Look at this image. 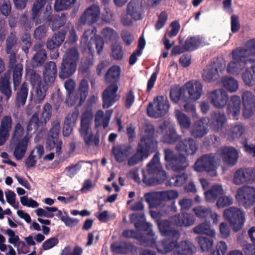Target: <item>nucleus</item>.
I'll list each match as a JSON object with an SVG mask.
<instances>
[{
	"mask_svg": "<svg viewBox=\"0 0 255 255\" xmlns=\"http://www.w3.org/2000/svg\"><path fill=\"white\" fill-rule=\"evenodd\" d=\"M131 223L134 225L136 232L128 230V238L137 240L139 245L155 247L160 254L173 252L174 255H192L196 252V247L190 242L187 241L178 242L180 237V232L172 229L171 217L170 221L164 220L158 221L159 232L165 238L156 243L155 234L152 230V225L146 222L143 212L133 213L130 216Z\"/></svg>",
	"mask_w": 255,
	"mask_h": 255,
	"instance_id": "f257e3e1",
	"label": "nucleus"
},
{
	"mask_svg": "<svg viewBox=\"0 0 255 255\" xmlns=\"http://www.w3.org/2000/svg\"><path fill=\"white\" fill-rule=\"evenodd\" d=\"M145 133L141 139V143L137 145L136 152L128 158V166L135 165L144 158H146L150 152H153L156 150L158 142L154 137V127L151 124L146 125Z\"/></svg>",
	"mask_w": 255,
	"mask_h": 255,
	"instance_id": "f03ea898",
	"label": "nucleus"
},
{
	"mask_svg": "<svg viewBox=\"0 0 255 255\" xmlns=\"http://www.w3.org/2000/svg\"><path fill=\"white\" fill-rule=\"evenodd\" d=\"M232 55L234 61L228 63L227 72L238 75L248 66L250 56L255 55V39L248 40L245 47H238L233 50Z\"/></svg>",
	"mask_w": 255,
	"mask_h": 255,
	"instance_id": "7ed1b4c3",
	"label": "nucleus"
},
{
	"mask_svg": "<svg viewBox=\"0 0 255 255\" xmlns=\"http://www.w3.org/2000/svg\"><path fill=\"white\" fill-rule=\"evenodd\" d=\"M142 181L146 185L158 184L167 178L165 171L160 163V154L156 152L146 165V171L142 170Z\"/></svg>",
	"mask_w": 255,
	"mask_h": 255,
	"instance_id": "20e7f679",
	"label": "nucleus"
},
{
	"mask_svg": "<svg viewBox=\"0 0 255 255\" xmlns=\"http://www.w3.org/2000/svg\"><path fill=\"white\" fill-rule=\"evenodd\" d=\"M97 29H87L84 32L81 40V45L84 49H88L91 54L95 52L94 46L97 53L100 54L103 50L104 42L102 37L96 35Z\"/></svg>",
	"mask_w": 255,
	"mask_h": 255,
	"instance_id": "39448f33",
	"label": "nucleus"
},
{
	"mask_svg": "<svg viewBox=\"0 0 255 255\" xmlns=\"http://www.w3.org/2000/svg\"><path fill=\"white\" fill-rule=\"evenodd\" d=\"M169 108L170 104L167 99L163 96H159L148 104L146 113L150 117L159 118L165 115Z\"/></svg>",
	"mask_w": 255,
	"mask_h": 255,
	"instance_id": "423d86ee",
	"label": "nucleus"
},
{
	"mask_svg": "<svg viewBox=\"0 0 255 255\" xmlns=\"http://www.w3.org/2000/svg\"><path fill=\"white\" fill-rule=\"evenodd\" d=\"M60 124L58 120L52 123V127L49 129L46 140V149L51 150L55 148V154L59 155L62 152V141L59 139V134L60 130Z\"/></svg>",
	"mask_w": 255,
	"mask_h": 255,
	"instance_id": "0eeeda50",
	"label": "nucleus"
},
{
	"mask_svg": "<svg viewBox=\"0 0 255 255\" xmlns=\"http://www.w3.org/2000/svg\"><path fill=\"white\" fill-rule=\"evenodd\" d=\"M93 114L90 111H86L82 115L79 133L83 138L84 141L87 146L92 144L93 139V133L92 131L91 124L93 119Z\"/></svg>",
	"mask_w": 255,
	"mask_h": 255,
	"instance_id": "6e6552de",
	"label": "nucleus"
},
{
	"mask_svg": "<svg viewBox=\"0 0 255 255\" xmlns=\"http://www.w3.org/2000/svg\"><path fill=\"white\" fill-rule=\"evenodd\" d=\"M223 215L224 218L229 221L235 232L239 231L245 222L243 212L236 207H231L226 209Z\"/></svg>",
	"mask_w": 255,
	"mask_h": 255,
	"instance_id": "1a4fd4ad",
	"label": "nucleus"
},
{
	"mask_svg": "<svg viewBox=\"0 0 255 255\" xmlns=\"http://www.w3.org/2000/svg\"><path fill=\"white\" fill-rule=\"evenodd\" d=\"M100 16V8L99 6L92 5L88 7L80 16L77 23L78 30H82L84 25L90 26L96 22Z\"/></svg>",
	"mask_w": 255,
	"mask_h": 255,
	"instance_id": "9d476101",
	"label": "nucleus"
},
{
	"mask_svg": "<svg viewBox=\"0 0 255 255\" xmlns=\"http://www.w3.org/2000/svg\"><path fill=\"white\" fill-rule=\"evenodd\" d=\"M218 163V157L216 152L202 155L195 164V169L199 172H210L215 171L216 165Z\"/></svg>",
	"mask_w": 255,
	"mask_h": 255,
	"instance_id": "9b49d317",
	"label": "nucleus"
},
{
	"mask_svg": "<svg viewBox=\"0 0 255 255\" xmlns=\"http://www.w3.org/2000/svg\"><path fill=\"white\" fill-rule=\"evenodd\" d=\"M225 63L223 60L217 58L206 66L203 71L202 77L206 82H212L219 77V72L225 70Z\"/></svg>",
	"mask_w": 255,
	"mask_h": 255,
	"instance_id": "f8f14e48",
	"label": "nucleus"
},
{
	"mask_svg": "<svg viewBox=\"0 0 255 255\" xmlns=\"http://www.w3.org/2000/svg\"><path fill=\"white\" fill-rule=\"evenodd\" d=\"M236 200L242 206L248 208L255 204V188L253 186H244L236 193Z\"/></svg>",
	"mask_w": 255,
	"mask_h": 255,
	"instance_id": "ddd939ff",
	"label": "nucleus"
},
{
	"mask_svg": "<svg viewBox=\"0 0 255 255\" xmlns=\"http://www.w3.org/2000/svg\"><path fill=\"white\" fill-rule=\"evenodd\" d=\"M218 157V161L222 159L223 163L228 165L233 166L235 165L238 158L237 149L233 146H224L220 147L216 151Z\"/></svg>",
	"mask_w": 255,
	"mask_h": 255,
	"instance_id": "4468645a",
	"label": "nucleus"
},
{
	"mask_svg": "<svg viewBox=\"0 0 255 255\" xmlns=\"http://www.w3.org/2000/svg\"><path fill=\"white\" fill-rule=\"evenodd\" d=\"M176 150L185 155H192L199 150V145L192 137H188L181 140L176 144Z\"/></svg>",
	"mask_w": 255,
	"mask_h": 255,
	"instance_id": "2eb2a0df",
	"label": "nucleus"
},
{
	"mask_svg": "<svg viewBox=\"0 0 255 255\" xmlns=\"http://www.w3.org/2000/svg\"><path fill=\"white\" fill-rule=\"evenodd\" d=\"M242 98L244 106L243 116L245 118L248 119L255 111V96L252 92L246 91L243 92Z\"/></svg>",
	"mask_w": 255,
	"mask_h": 255,
	"instance_id": "dca6fc26",
	"label": "nucleus"
},
{
	"mask_svg": "<svg viewBox=\"0 0 255 255\" xmlns=\"http://www.w3.org/2000/svg\"><path fill=\"white\" fill-rule=\"evenodd\" d=\"M13 120L10 115H4L0 120V146L4 144L10 135L13 127Z\"/></svg>",
	"mask_w": 255,
	"mask_h": 255,
	"instance_id": "f3484780",
	"label": "nucleus"
},
{
	"mask_svg": "<svg viewBox=\"0 0 255 255\" xmlns=\"http://www.w3.org/2000/svg\"><path fill=\"white\" fill-rule=\"evenodd\" d=\"M159 129L163 134L162 141L164 143L173 144L180 137L172 125L164 122L159 126Z\"/></svg>",
	"mask_w": 255,
	"mask_h": 255,
	"instance_id": "a211bd4d",
	"label": "nucleus"
},
{
	"mask_svg": "<svg viewBox=\"0 0 255 255\" xmlns=\"http://www.w3.org/2000/svg\"><path fill=\"white\" fill-rule=\"evenodd\" d=\"M118 87L115 84H112L106 88L103 92V107L108 109L113 105L119 99V96L117 94Z\"/></svg>",
	"mask_w": 255,
	"mask_h": 255,
	"instance_id": "6ab92c4d",
	"label": "nucleus"
},
{
	"mask_svg": "<svg viewBox=\"0 0 255 255\" xmlns=\"http://www.w3.org/2000/svg\"><path fill=\"white\" fill-rule=\"evenodd\" d=\"M209 99L216 108H223L229 100L227 93L223 89L215 90L209 94Z\"/></svg>",
	"mask_w": 255,
	"mask_h": 255,
	"instance_id": "aec40b11",
	"label": "nucleus"
},
{
	"mask_svg": "<svg viewBox=\"0 0 255 255\" xmlns=\"http://www.w3.org/2000/svg\"><path fill=\"white\" fill-rule=\"evenodd\" d=\"M28 141V137L25 136L20 141H14L13 144L12 141H10L9 148L11 151L13 150V154L16 159L20 160L24 156Z\"/></svg>",
	"mask_w": 255,
	"mask_h": 255,
	"instance_id": "412c9836",
	"label": "nucleus"
},
{
	"mask_svg": "<svg viewBox=\"0 0 255 255\" xmlns=\"http://www.w3.org/2000/svg\"><path fill=\"white\" fill-rule=\"evenodd\" d=\"M250 56L248 64L250 67L247 66L245 71L242 74V79L246 85L249 87L255 85V59Z\"/></svg>",
	"mask_w": 255,
	"mask_h": 255,
	"instance_id": "4be33fe9",
	"label": "nucleus"
},
{
	"mask_svg": "<svg viewBox=\"0 0 255 255\" xmlns=\"http://www.w3.org/2000/svg\"><path fill=\"white\" fill-rule=\"evenodd\" d=\"M57 75V67L55 62L50 61L44 66L43 70V78L44 83L52 85Z\"/></svg>",
	"mask_w": 255,
	"mask_h": 255,
	"instance_id": "5701e85b",
	"label": "nucleus"
},
{
	"mask_svg": "<svg viewBox=\"0 0 255 255\" xmlns=\"http://www.w3.org/2000/svg\"><path fill=\"white\" fill-rule=\"evenodd\" d=\"M195 220L192 213H181L171 217V221L176 227H189L194 224Z\"/></svg>",
	"mask_w": 255,
	"mask_h": 255,
	"instance_id": "b1692460",
	"label": "nucleus"
},
{
	"mask_svg": "<svg viewBox=\"0 0 255 255\" xmlns=\"http://www.w3.org/2000/svg\"><path fill=\"white\" fill-rule=\"evenodd\" d=\"M205 45V38L196 35L187 37L184 42L183 48L186 51H192Z\"/></svg>",
	"mask_w": 255,
	"mask_h": 255,
	"instance_id": "393cba45",
	"label": "nucleus"
},
{
	"mask_svg": "<svg viewBox=\"0 0 255 255\" xmlns=\"http://www.w3.org/2000/svg\"><path fill=\"white\" fill-rule=\"evenodd\" d=\"M113 114L112 110H108L105 113L102 110H99L95 115L94 124L95 129L102 126L103 128L105 129L108 127L109 122L111 120Z\"/></svg>",
	"mask_w": 255,
	"mask_h": 255,
	"instance_id": "a878e982",
	"label": "nucleus"
},
{
	"mask_svg": "<svg viewBox=\"0 0 255 255\" xmlns=\"http://www.w3.org/2000/svg\"><path fill=\"white\" fill-rule=\"evenodd\" d=\"M185 88V92L187 91L189 98L194 101L198 100L203 92V86L199 81L192 83L191 82H187L184 85Z\"/></svg>",
	"mask_w": 255,
	"mask_h": 255,
	"instance_id": "bb28decb",
	"label": "nucleus"
},
{
	"mask_svg": "<svg viewBox=\"0 0 255 255\" xmlns=\"http://www.w3.org/2000/svg\"><path fill=\"white\" fill-rule=\"evenodd\" d=\"M207 122L206 118H202L197 121L193 125L190 133L195 138H201L208 132L209 129L205 126Z\"/></svg>",
	"mask_w": 255,
	"mask_h": 255,
	"instance_id": "cd10ccee",
	"label": "nucleus"
},
{
	"mask_svg": "<svg viewBox=\"0 0 255 255\" xmlns=\"http://www.w3.org/2000/svg\"><path fill=\"white\" fill-rule=\"evenodd\" d=\"M226 121V116L224 113L221 112H212L208 119V122L210 124L213 129L217 131L223 128Z\"/></svg>",
	"mask_w": 255,
	"mask_h": 255,
	"instance_id": "c85d7f7f",
	"label": "nucleus"
},
{
	"mask_svg": "<svg viewBox=\"0 0 255 255\" xmlns=\"http://www.w3.org/2000/svg\"><path fill=\"white\" fill-rule=\"evenodd\" d=\"M143 12L141 0H131L128 3V14L135 20L142 18Z\"/></svg>",
	"mask_w": 255,
	"mask_h": 255,
	"instance_id": "c756f323",
	"label": "nucleus"
},
{
	"mask_svg": "<svg viewBox=\"0 0 255 255\" xmlns=\"http://www.w3.org/2000/svg\"><path fill=\"white\" fill-rule=\"evenodd\" d=\"M67 59H63L60 70L59 71V77L61 79H65L73 75L76 69L77 64L74 62L67 61Z\"/></svg>",
	"mask_w": 255,
	"mask_h": 255,
	"instance_id": "7c9ffc66",
	"label": "nucleus"
},
{
	"mask_svg": "<svg viewBox=\"0 0 255 255\" xmlns=\"http://www.w3.org/2000/svg\"><path fill=\"white\" fill-rule=\"evenodd\" d=\"M228 114L231 115L233 118L238 119V116L240 114L241 100L237 96H234L229 101L227 105Z\"/></svg>",
	"mask_w": 255,
	"mask_h": 255,
	"instance_id": "2f4dec72",
	"label": "nucleus"
},
{
	"mask_svg": "<svg viewBox=\"0 0 255 255\" xmlns=\"http://www.w3.org/2000/svg\"><path fill=\"white\" fill-rule=\"evenodd\" d=\"M144 197L150 208L158 209L163 202L161 192L146 193Z\"/></svg>",
	"mask_w": 255,
	"mask_h": 255,
	"instance_id": "473e14b6",
	"label": "nucleus"
},
{
	"mask_svg": "<svg viewBox=\"0 0 255 255\" xmlns=\"http://www.w3.org/2000/svg\"><path fill=\"white\" fill-rule=\"evenodd\" d=\"M112 153L117 162H123L128 157V145L126 144L115 145L112 147Z\"/></svg>",
	"mask_w": 255,
	"mask_h": 255,
	"instance_id": "72a5a7b5",
	"label": "nucleus"
},
{
	"mask_svg": "<svg viewBox=\"0 0 255 255\" xmlns=\"http://www.w3.org/2000/svg\"><path fill=\"white\" fill-rule=\"evenodd\" d=\"M245 127L241 124L232 125L227 130L228 139L233 140L241 137L245 132Z\"/></svg>",
	"mask_w": 255,
	"mask_h": 255,
	"instance_id": "f704fd0d",
	"label": "nucleus"
},
{
	"mask_svg": "<svg viewBox=\"0 0 255 255\" xmlns=\"http://www.w3.org/2000/svg\"><path fill=\"white\" fill-rule=\"evenodd\" d=\"M186 89L184 87H180L178 85L171 86L170 91V97L171 101L174 103H178L180 100L184 101L186 97L185 96Z\"/></svg>",
	"mask_w": 255,
	"mask_h": 255,
	"instance_id": "c9c22d12",
	"label": "nucleus"
},
{
	"mask_svg": "<svg viewBox=\"0 0 255 255\" xmlns=\"http://www.w3.org/2000/svg\"><path fill=\"white\" fill-rule=\"evenodd\" d=\"M250 170L249 168H240L235 173L234 183L239 185L251 181V176L250 175Z\"/></svg>",
	"mask_w": 255,
	"mask_h": 255,
	"instance_id": "e433bc0d",
	"label": "nucleus"
},
{
	"mask_svg": "<svg viewBox=\"0 0 255 255\" xmlns=\"http://www.w3.org/2000/svg\"><path fill=\"white\" fill-rule=\"evenodd\" d=\"M10 77V72H6L4 74L3 76L1 77L0 81V91L1 93L5 96L6 100L9 99L12 93L9 82Z\"/></svg>",
	"mask_w": 255,
	"mask_h": 255,
	"instance_id": "4c0bfd02",
	"label": "nucleus"
},
{
	"mask_svg": "<svg viewBox=\"0 0 255 255\" xmlns=\"http://www.w3.org/2000/svg\"><path fill=\"white\" fill-rule=\"evenodd\" d=\"M223 189L222 185L216 184L213 185L210 190L205 193L206 199L210 202H214L223 194Z\"/></svg>",
	"mask_w": 255,
	"mask_h": 255,
	"instance_id": "58836bf2",
	"label": "nucleus"
},
{
	"mask_svg": "<svg viewBox=\"0 0 255 255\" xmlns=\"http://www.w3.org/2000/svg\"><path fill=\"white\" fill-rule=\"evenodd\" d=\"M193 231L194 233L197 234H206L210 236H214L215 235V231L211 229L210 222L207 221L199 224L193 228Z\"/></svg>",
	"mask_w": 255,
	"mask_h": 255,
	"instance_id": "ea45409f",
	"label": "nucleus"
},
{
	"mask_svg": "<svg viewBox=\"0 0 255 255\" xmlns=\"http://www.w3.org/2000/svg\"><path fill=\"white\" fill-rule=\"evenodd\" d=\"M214 236H199L196 238V241L202 252L209 251L213 245Z\"/></svg>",
	"mask_w": 255,
	"mask_h": 255,
	"instance_id": "a19ab883",
	"label": "nucleus"
},
{
	"mask_svg": "<svg viewBox=\"0 0 255 255\" xmlns=\"http://www.w3.org/2000/svg\"><path fill=\"white\" fill-rule=\"evenodd\" d=\"M188 165L187 158L182 153L179 154L176 156L171 164L172 169L176 171L183 170Z\"/></svg>",
	"mask_w": 255,
	"mask_h": 255,
	"instance_id": "79ce46f5",
	"label": "nucleus"
},
{
	"mask_svg": "<svg viewBox=\"0 0 255 255\" xmlns=\"http://www.w3.org/2000/svg\"><path fill=\"white\" fill-rule=\"evenodd\" d=\"M28 83L23 82L16 94V100L18 106H23L26 101L28 93Z\"/></svg>",
	"mask_w": 255,
	"mask_h": 255,
	"instance_id": "37998d69",
	"label": "nucleus"
},
{
	"mask_svg": "<svg viewBox=\"0 0 255 255\" xmlns=\"http://www.w3.org/2000/svg\"><path fill=\"white\" fill-rule=\"evenodd\" d=\"M52 85H48L47 83L39 84L35 88V100L36 103H39L43 101L45 97L46 93L48 88Z\"/></svg>",
	"mask_w": 255,
	"mask_h": 255,
	"instance_id": "c03bdc74",
	"label": "nucleus"
},
{
	"mask_svg": "<svg viewBox=\"0 0 255 255\" xmlns=\"http://www.w3.org/2000/svg\"><path fill=\"white\" fill-rule=\"evenodd\" d=\"M121 71V68L119 66L114 65L111 67L105 75L106 81L109 83L117 82L120 79Z\"/></svg>",
	"mask_w": 255,
	"mask_h": 255,
	"instance_id": "a18cd8bd",
	"label": "nucleus"
},
{
	"mask_svg": "<svg viewBox=\"0 0 255 255\" xmlns=\"http://www.w3.org/2000/svg\"><path fill=\"white\" fill-rule=\"evenodd\" d=\"M34 110L33 112H35V113L32 115L29 120V124L27 126V130L34 131L37 130L40 124V118L37 112L40 109V106L39 105H35L34 107Z\"/></svg>",
	"mask_w": 255,
	"mask_h": 255,
	"instance_id": "49530a36",
	"label": "nucleus"
},
{
	"mask_svg": "<svg viewBox=\"0 0 255 255\" xmlns=\"http://www.w3.org/2000/svg\"><path fill=\"white\" fill-rule=\"evenodd\" d=\"M45 4L44 0H36L33 3L31 8V18L35 20V25L40 23V21L37 18L41 14V10Z\"/></svg>",
	"mask_w": 255,
	"mask_h": 255,
	"instance_id": "de8ad7c7",
	"label": "nucleus"
},
{
	"mask_svg": "<svg viewBox=\"0 0 255 255\" xmlns=\"http://www.w3.org/2000/svg\"><path fill=\"white\" fill-rule=\"evenodd\" d=\"M222 83L225 89L231 92H234L238 89V83L237 80L227 76L222 78Z\"/></svg>",
	"mask_w": 255,
	"mask_h": 255,
	"instance_id": "09e8293b",
	"label": "nucleus"
},
{
	"mask_svg": "<svg viewBox=\"0 0 255 255\" xmlns=\"http://www.w3.org/2000/svg\"><path fill=\"white\" fill-rule=\"evenodd\" d=\"M77 0H55L54 8L56 11L68 10L75 3Z\"/></svg>",
	"mask_w": 255,
	"mask_h": 255,
	"instance_id": "8fccbe9b",
	"label": "nucleus"
},
{
	"mask_svg": "<svg viewBox=\"0 0 255 255\" xmlns=\"http://www.w3.org/2000/svg\"><path fill=\"white\" fill-rule=\"evenodd\" d=\"M52 107L49 103L44 105L40 117V124L44 126L50 120L52 115Z\"/></svg>",
	"mask_w": 255,
	"mask_h": 255,
	"instance_id": "3c124183",
	"label": "nucleus"
},
{
	"mask_svg": "<svg viewBox=\"0 0 255 255\" xmlns=\"http://www.w3.org/2000/svg\"><path fill=\"white\" fill-rule=\"evenodd\" d=\"M187 179V174L183 172L182 174H178L171 178L166 183V184L170 186H180L185 183Z\"/></svg>",
	"mask_w": 255,
	"mask_h": 255,
	"instance_id": "603ef678",
	"label": "nucleus"
},
{
	"mask_svg": "<svg viewBox=\"0 0 255 255\" xmlns=\"http://www.w3.org/2000/svg\"><path fill=\"white\" fill-rule=\"evenodd\" d=\"M65 39V35L62 33H59L53 36L51 39L47 42V47L49 49H53L60 46Z\"/></svg>",
	"mask_w": 255,
	"mask_h": 255,
	"instance_id": "864d4df0",
	"label": "nucleus"
},
{
	"mask_svg": "<svg viewBox=\"0 0 255 255\" xmlns=\"http://www.w3.org/2000/svg\"><path fill=\"white\" fill-rule=\"evenodd\" d=\"M13 88L15 90L17 87H18L21 82V76L23 72L22 64L19 63L15 65L13 68Z\"/></svg>",
	"mask_w": 255,
	"mask_h": 255,
	"instance_id": "5fc2aeb1",
	"label": "nucleus"
},
{
	"mask_svg": "<svg viewBox=\"0 0 255 255\" xmlns=\"http://www.w3.org/2000/svg\"><path fill=\"white\" fill-rule=\"evenodd\" d=\"M47 58V54L45 50H40L34 55L32 63L34 67L41 66L44 63Z\"/></svg>",
	"mask_w": 255,
	"mask_h": 255,
	"instance_id": "6e6d98bb",
	"label": "nucleus"
},
{
	"mask_svg": "<svg viewBox=\"0 0 255 255\" xmlns=\"http://www.w3.org/2000/svg\"><path fill=\"white\" fill-rule=\"evenodd\" d=\"M158 209H159V214L162 216L168 215L177 211V208L174 202L170 204H167L164 202H162Z\"/></svg>",
	"mask_w": 255,
	"mask_h": 255,
	"instance_id": "4d7b16f0",
	"label": "nucleus"
},
{
	"mask_svg": "<svg viewBox=\"0 0 255 255\" xmlns=\"http://www.w3.org/2000/svg\"><path fill=\"white\" fill-rule=\"evenodd\" d=\"M178 123L182 129H188L191 127L190 119L185 114L178 112L176 114Z\"/></svg>",
	"mask_w": 255,
	"mask_h": 255,
	"instance_id": "13d9d810",
	"label": "nucleus"
},
{
	"mask_svg": "<svg viewBox=\"0 0 255 255\" xmlns=\"http://www.w3.org/2000/svg\"><path fill=\"white\" fill-rule=\"evenodd\" d=\"M5 234L9 237L8 242L9 244H13L14 246H19L20 245H24V243L20 241L19 237L15 234L13 230L7 229L5 231Z\"/></svg>",
	"mask_w": 255,
	"mask_h": 255,
	"instance_id": "bf43d9fd",
	"label": "nucleus"
},
{
	"mask_svg": "<svg viewBox=\"0 0 255 255\" xmlns=\"http://www.w3.org/2000/svg\"><path fill=\"white\" fill-rule=\"evenodd\" d=\"M24 134V129L20 123H17L14 128L13 133L10 141H12V144L14 143V141H20Z\"/></svg>",
	"mask_w": 255,
	"mask_h": 255,
	"instance_id": "052dcab7",
	"label": "nucleus"
},
{
	"mask_svg": "<svg viewBox=\"0 0 255 255\" xmlns=\"http://www.w3.org/2000/svg\"><path fill=\"white\" fill-rule=\"evenodd\" d=\"M197 217L201 219H207L211 214V209L204 206H198L193 209Z\"/></svg>",
	"mask_w": 255,
	"mask_h": 255,
	"instance_id": "680f3d73",
	"label": "nucleus"
},
{
	"mask_svg": "<svg viewBox=\"0 0 255 255\" xmlns=\"http://www.w3.org/2000/svg\"><path fill=\"white\" fill-rule=\"evenodd\" d=\"M89 89L88 81L83 79L80 83L79 86V92L80 95L81 101H84L87 97Z\"/></svg>",
	"mask_w": 255,
	"mask_h": 255,
	"instance_id": "e2e57ef3",
	"label": "nucleus"
},
{
	"mask_svg": "<svg viewBox=\"0 0 255 255\" xmlns=\"http://www.w3.org/2000/svg\"><path fill=\"white\" fill-rule=\"evenodd\" d=\"M233 198L231 196H223V194L220 196L216 203V205L219 208H224L232 204Z\"/></svg>",
	"mask_w": 255,
	"mask_h": 255,
	"instance_id": "0e129e2a",
	"label": "nucleus"
},
{
	"mask_svg": "<svg viewBox=\"0 0 255 255\" xmlns=\"http://www.w3.org/2000/svg\"><path fill=\"white\" fill-rule=\"evenodd\" d=\"M70 62H74L76 63L79 59V53L75 47L69 49L65 53L63 59H67Z\"/></svg>",
	"mask_w": 255,
	"mask_h": 255,
	"instance_id": "69168bd1",
	"label": "nucleus"
},
{
	"mask_svg": "<svg viewBox=\"0 0 255 255\" xmlns=\"http://www.w3.org/2000/svg\"><path fill=\"white\" fill-rule=\"evenodd\" d=\"M227 251V246L225 242H218L215 249L212 250L209 255H224Z\"/></svg>",
	"mask_w": 255,
	"mask_h": 255,
	"instance_id": "338daca9",
	"label": "nucleus"
},
{
	"mask_svg": "<svg viewBox=\"0 0 255 255\" xmlns=\"http://www.w3.org/2000/svg\"><path fill=\"white\" fill-rule=\"evenodd\" d=\"M188 101V98H186L184 101L185 102L183 105L184 110L189 115L195 117L197 116L196 106L193 102Z\"/></svg>",
	"mask_w": 255,
	"mask_h": 255,
	"instance_id": "774afa93",
	"label": "nucleus"
}]
</instances>
